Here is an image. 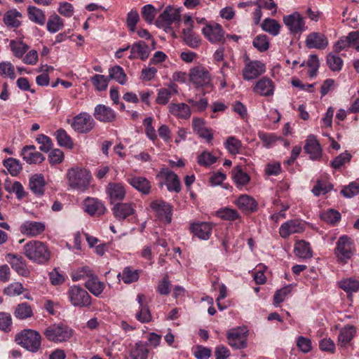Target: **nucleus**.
Here are the masks:
<instances>
[{
    "label": "nucleus",
    "instance_id": "nucleus-30",
    "mask_svg": "<svg viewBox=\"0 0 359 359\" xmlns=\"http://www.w3.org/2000/svg\"><path fill=\"white\" fill-rule=\"evenodd\" d=\"M20 229L23 233L36 236L44 231L45 224L39 222L27 221L21 225Z\"/></svg>",
    "mask_w": 359,
    "mask_h": 359
},
{
    "label": "nucleus",
    "instance_id": "nucleus-20",
    "mask_svg": "<svg viewBox=\"0 0 359 359\" xmlns=\"http://www.w3.org/2000/svg\"><path fill=\"white\" fill-rule=\"evenodd\" d=\"M303 231V224L299 220L292 219L281 224L279 233L282 238H286L291 234L301 233Z\"/></svg>",
    "mask_w": 359,
    "mask_h": 359
},
{
    "label": "nucleus",
    "instance_id": "nucleus-42",
    "mask_svg": "<svg viewBox=\"0 0 359 359\" xmlns=\"http://www.w3.org/2000/svg\"><path fill=\"white\" fill-rule=\"evenodd\" d=\"M232 177L238 186H244L247 184L250 177L245 172H244L241 166L235 167L232 171Z\"/></svg>",
    "mask_w": 359,
    "mask_h": 359
},
{
    "label": "nucleus",
    "instance_id": "nucleus-50",
    "mask_svg": "<svg viewBox=\"0 0 359 359\" xmlns=\"http://www.w3.org/2000/svg\"><path fill=\"white\" fill-rule=\"evenodd\" d=\"M333 186L331 183L323 181V180H318L316 184L312 189V193L318 196L321 194H325L328 193L332 189Z\"/></svg>",
    "mask_w": 359,
    "mask_h": 359
},
{
    "label": "nucleus",
    "instance_id": "nucleus-35",
    "mask_svg": "<svg viewBox=\"0 0 359 359\" xmlns=\"http://www.w3.org/2000/svg\"><path fill=\"white\" fill-rule=\"evenodd\" d=\"M180 9L174 8L170 6H167L159 16V18L168 25H171L174 22L180 21Z\"/></svg>",
    "mask_w": 359,
    "mask_h": 359
},
{
    "label": "nucleus",
    "instance_id": "nucleus-55",
    "mask_svg": "<svg viewBox=\"0 0 359 359\" xmlns=\"http://www.w3.org/2000/svg\"><path fill=\"white\" fill-rule=\"evenodd\" d=\"M327 64L332 71H339L341 69L343 60L339 56L330 53L327 56Z\"/></svg>",
    "mask_w": 359,
    "mask_h": 359
},
{
    "label": "nucleus",
    "instance_id": "nucleus-46",
    "mask_svg": "<svg viewBox=\"0 0 359 359\" xmlns=\"http://www.w3.org/2000/svg\"><path fill=\"white\" fill-rule=\"evenodd\" d=\"M62 19L57 14L51 15L47 22L46 28L50 33H55L63 27Z\"/></svg>",
    "mask_w": 359,
    "mask_h": 359
},
{
    "label": "nucleus",
    "instance_id": "nucleus-47",
    "mask_svg": "<svg viewBox=\"0 0 359 359\" xmlns=\"http://www.w3.org/2000/svg\"><path fill=\"white\" fill-rule=\"evenodd\" d=\"M148 353L147 345L142 342H138L131 351L130 357L132 359H147Z\"/></svg>",
    "mask_w": 359,
    "mask_h": 359
},
{
    "label": "nucleus",
    "instance_id": "nucleus-61",
    "mask_svg": "<svg viewBox=\"0 0 359 359\" xmlns=\"http://www.w3.org/2000/svg\"><path fill=\"white\" fill-rule=\"evenodd\" d=\"M63 160L64 152L60 149H53L48 155V161L52 166L61 163Z\"/></svg>",
    "mask_w": 359,
    "mask_h": 359
},
{
    "label": "nucleus",
    "instance_id": "nucleus-62",
    "mask_svg": "<svg viewBox=\"0 0 359 359\" xmlns=\"http://www.w3.org/2000/svg\"><path fill=\"white\" fill-rule=\"evenodd\" d=\"M106 211L103 203L97 198H91V215L100 216Z\"/></svg>",
    "mask_w": 359,
    "mask_h": 359
},
{
    "label": "nucleus",
    "instance_id": "nucleus-11",
    "mask_svg": "<svg viewBox=\"0 0 359 359\" xmlns=\"http://www.w3.org/2000/svg\"><path fill=\"white\" fill-rule=\"evenodd\" d=\"M151 208L156 212L158 218L161 221L170 223L172 219V208L166 202L156 200L151 203Z\"/></svg>",
    "mask_w": 359,
    "mask_h": 359
},
{
    "label": "nucleus",
    "instance_id": "nucleus-4",
    "mask_svg": "<svg viewBox=\"0 0 359 359\" xmlns=\"http://www.w3.org/2000/svg\"><path fill=\"white\" fill-rule=\"evenodd\" d=\"M355 251L353 241L348 236L344 235L339 238L336 242L334 255L337 261L346 264L351 259Z\"/></svg>",
    "mask_w": 359,
    "mask_h": 359
},
{
    "label": "nucleus",
    "instance_id": "nucleus-39",
    "mask_svg": "<svg viewBox=\"0 0 359 359\" xmlns=\"http://www.w3.org/2000/svg\"><path fill=\"white\" fill-rule=\"evenodd\" d=\"M27 15L29 19L36 24L43 25L46 22V15L44 12L36 6H29L27 8Z\"/></svg>",
    "mask_w": 359,
    "mask_h": 359
},
{
    "label": "nucleus",
    "instance_id": "nucleus-29",
    "mask_svg": "<svg viewBox=\"0 0 359 359\" xmlns=\"http://www.w3.org/2000/svg\"><path fill=\"white\" fill-rule=\"evenodd\" d=\"M356 329L353 325H347L343 327L338 336V345L346 348L354 338Z\"/></svg>",
    "mask_w": 359,
    "mask_h": 359
},
{
    "label": "nucleus",
    "instance_id": "nucleus-58",
    "mask_svg": "<svg viewBox=\"0 0 359 359\" xmlns=\"http://www.w3.org/2000/svg\"><path fill=\"white\" fill-rule=\"evenodd\" d=\"M321 219L330 224H335L341 219L340 213L333 209H330L321 214Z\"/></svg>",
    "mask_w": 359,
    "mask_h": 359
},
{
    "label": "nucleus",
    "instance_id": "nucleus-56",
    "mask_svg": "<svg viewBox=\"0 0 359 359\" xmlns=\"http://www.w3.org/2000/svg\"><path fill=\"white\" fill-rule=\"evenodd\" d=\"M217 215L222 219L228 221H233L240 218V215L236 210L228 208L219 210Z\"/></svg>",
    "mask_w": 359,
    "mask_h": 359
},
{
    "label": "nucleus",
    "instance_id": "nucleus-64",
    "mask_svg": "<svg viewBox=\"0 0 359 359\" xmlns=\"http://www.w3.org/2000/svg\"><path fill=\"white\" fill-rule=\"evenodd\" d=\"M216 161L217 157L208 151H203L198 157V164L203 166H209L215 163Z\"/></svg>",
    "mask_w": 359,
    "mask_h": 359
},
{
    "label": "nucleus",
    "instance_id": "nucleus-23",
    "mask_svg": "<svg viewBox=\"0 0 359 359\" xmlns=\"http://www.w3.org/2000/svg\"><path fill=\"white\" fill-rule=\"evenodd\" d=\"M178 93V86L173 82H170L168 85V88H160L158 90V95L156 102L158 104H167L171 96Z\"/></svg>",
    "mask_w": 359,
    "mask_h": 359
},
{
    "label": "nucleus",
    "instance_id": "nucleus-22",
    "mask_svg": "<svg viewBox=\"0 0 359 359\" xmlns=\"http://www.w3.org/2000/svg\"><path fill=\"white\" fill-rule=\"evenodd\" d=\"M169 112L179 119H189L191 116L190 107L184 102L171 103L168 106Z\"/></svg>",
    "mask_w": 359,
    "mask_h": 359
},
{
    "label": "nucleus",
    "instance_id": "nucleus-24",
    "mask_svg": "<svg viewBox=\"0 0 359 359\" xmlns=\"http://www.w3.org/2000/svg\"><path fill=\"white\" fill-rule=\"evenodd\" d=\"M253 91L262 96L272 95L274 91V83L270 79L262 77L255 83Z\"/></svg>",
    "mask_w": 359,
    "mask_h": 359
},
{
    "label": "nucleus",
    "instance_id": "nucleus-38",
    "mask_svg": "<svg viewBox=\"0 0 359 359\" xmlns=\"http://www.w3.org/2000/svg\"><path fill=\"white\" fill-rule=\"evenodd\" d=\"M139 277L140 271L130 266L125 267L122 273H119L117 276L118 278H121V280L126 284L136 282L139 279Z\"/></svg>",
    "mask_w": 359,
    "mask_h": 359
},
{
    "label": "nucleus",
    "instance_id": "nucleus-25",
    "mask_svg": "<svg viewBox=\"0 0 359 359\" xmlns=\"http://www.w3.org/2000/svg\"><path fill=\"white\" fill-rule=\"evenodd\" d=\"M90 115L86 112H82L76 115L71 122V126L78 133H86L89 130ZM68 123H70L69 120Z\"/></svg>",
    "mask_w": 359,
    "mask_h": 359
},
{
    "label": "nucleus",
    "instance_id": "nucleus-15",
    "mask_svg": "<svg viewBox=\"0 0 359 359\" xmlns=\"http://www.w3.org/2000/svg\"><path fill=\"white\" fill-rule=\"evenodd\" d=\"M106 192L111 203L123 201L126 194L125 186L118 182H109L106 187Z\"/></svg>",
    "mask_w": 359,
    "mask_h": 359
},
{
    "label": "nucleus",
    "instance_id": "nucleus-53",
    "mask_svg": "<svg viewBox=\"0 0 359 359\" xmlns=\"http://www.w3.org/2000/svg\"><path fill=\"white\" fill-rule=\"evenodd\" d=\"M36 141L41 144L40 151L47 153L51 150L53 143L51 138L46 135L41 134L36 138Z\"/></svg>",
    "mask_w": 359,
    "mask_h": 359
},
{
    "label": "nucleus",
    "instance_id": "nucleus-12",
    "mask_svg": "<svg viewBox=\"0 0 359 359\" xmlns=\"http://www.w3.org/2000/svg\"><path fill=\"white\" fill-rule=\"evenodd\" d=\"M305 44L308 48L323 50L328 46V39L324 34L313 32L307 35Z\"/></svg>",
    "mask_w": 359,
    "mask_h": 359
},
{
    "label": "nucleus",
    "instance_id": "nucleus-40",
    "mask_svg": "<svg viewBox=\"0 0 359 359\" xmlns=\"http://www.w3.org/2000/svg\"><path fill=\"white\" fill-rule=\"evenodd\" d=\"M72 278L74 281L83 280L86 278L88 279L85 282V287L90 291V268L88 266H84L78 268L72 272Z\"/></svg>",
    "mask_w": 359,
    "mask_h": 359
},
{
    "label": "nucleus",
    "instance_id": "nucleus-48",
    "mask_svg": "<svg viewBox=\"0 0 359 359\" xmlns=\"http://www.w3.org/2000/svg\"><path fill=\"white\" fill-rule=\"evenodd\" d=\"M262 27L265 32L273 36H277L280 32V25L276 20L266 18L264 20Z\"/></svg>",
    "mask_w": 359,
    "mask_h": 359
},
{
    "label": "nucleus",
    "instance_id": "nucleus-6",
    "mask_svg": "<svg viewBox=\"0 0 359 359\" xmlns=\"http://www.w3.org/2000/svg\"><path fill=\"white\" fill-rule=\"evenodd\" d=\"M190 82L196 88L212 87V79L209 71L203 66H196L189 72Z\"/></svg>",
    "mask_w": 359,
    "mask_h": 359
},
{
    "label": "nucleus",
    "instance_id": "nucleus-31",
    "mask_svg": "<svg viewBox=\"0 0 359 359\" xmlns=\"http://www.w3.org/2000/svg\"><path fill=\"white\" fill-rule=\"evenodd\" d=\"M22 15L16 9L7 11L3 17L4 24L10 28H18L21 25Z\"/></svg>",
    "mask_w": 359,
    "mask_h": 359
},
{
    "label": "nucleus",
    "instance_id": "nucleus-3",
    "mask_svg": "<svg viewBox=\"0 0 359 359\" xmlns=\"http://www.w3.org/2000/svg\"><path fill=\"white\" fill-rule=\"evenodd\" d=\"M69 186L74 189L82 191L88 189L90 183L89 172L80 167H72L68 169L66 174Z\"/></svg>",
    "mask_w": 359,
    "mask_h": 359
},
{
    "label": "nucleus",
    "instance_id": "nucleus-18",
    "mask_svg": "<svg viewBox=\"0 0 359 359\" xmlns=\"http://www.w3.org/2000/svg\"><path fill=\"white\" fill-rule=\"evenodd\" d=\"M150 51L149 46L144 41H140L133 43L128 57L130 60L140 59L144 61L149 57Z\"/></svg>",
    "mask_w": 359,
    "mask_h": 359
},
{
    "label": "nucleus",
    "instance_id": "nucleus-9",
    "mask_svg": "<svg viewBox=\"0 0 359 359\" xmlns=\"http://www.w3.org/2000/svg\"><path fill=\"white\" fill-rule=\"evenodd\" d=\"M70 302L74 306H87L90 304V295L88 292L79 286H72L68 291Z\"/></svg>",
    "mask_w": 359,
    "mask_h": 359
},
{
    "label": "nucleus",
    "instance_id": "nucleus-36",
    "mask_svg": "<svg viewBox=\"0 0 359 359\" xmlns=\"http://www.w3.org/2000/svg\"><path fill=\"white\" fill-rule=\"evenodd\" d=\"M294 253L301 259H309L313 256L310 244L305 241H298L295 243Z\"/></svg>",
    "mask_w": 359,
    "mask_h": 359
},
{
    "label": "nucleus",
    "instance_id": "nucleus-13",
    "mask_svg": "<svg viewBox=\"0 0 359 359\" xmlns=\"http://www.w3.org/2000/svg\"><path fill=\"white\" fill-rule=\"evenodd\" d=\"M202 32L211 43H219L224 40V31L219 24L208 25L203 28Z\"/></svg>",
    "mask_w": 359,
    "mask_h": 359
},
{
    "label": "nucleus",
    "instance_id": "nucleus-49",
    "mask_svg": "<svg viewBox=\"0 0 359 359\" xmlns=\"http://www.w3.org/2000/svg\"><path fill=\"white\" fill-rule=\"evenodd\" d=\"M109 78L116 80L121 85H124L127 81V76L120 66H115L110 69Z\"/></svg>",
    "mask_w": 359,
    "mask_h": 359
},
{
    "label": "nucleus",
    "instance_id": "nucleus-51",
    "mask_svg": "<svg viewBox=\"0 0 359 359\" xmlns=\"http://www.w3.org/2000/svg\"><path fill=\"white\" fill-rule=\"evenodd\" d=\"M241 147V142L233 136L228 137L225 142V147L231 154H238Z\"/></svg>",
    "mask_w": 359,
    "mask_h": 359
},
{
    "label": "nucleus",
    "instance_id": "nucleus-32",
    "mask_svg": "<svg viewBox=\"0 0 359 359\" xmlns=\"http://www.w3.org/2000/svg\"><path fill=\"white\" fill-rule=\"evenodd\" d=\"M235 203L238 208L244 212H255L257 208V203L247 194L241 195Z\"/></svg>",
    "mask_w": 359,
    "mask_h": 359
},
{
    "label": "nucleus",
    "instance_id": "nucleus-21",
    "mask_svg": "<svg viewBox=\"0 0 359 359\" xmlns=\"http://www.w3.org/2000/svg\"><path fill=\"white\" fill-rule=\"evenodd\" d=\"M190 230L198 238L207 241L212 234V224L210 222L194 223L191 225Z\"/></svg>",
    "mask_w": 359,
    "mask_h": 359
},
{
    "label": "nucleus",
    "instance_id": "nucleus-63",
    "mask_svg": "<svg viewBox=\"0 0 359 359\" xmlns=\"http://www.w3.org/2000/svg\"><path fill=\"white\" fill-rule=\"evenodd\" d=\"M341 193L346 198H351L359 194V183L356 182H351L341 191Z\"/></svg>",
    "mask_w": 359,
    "mask_h": 359
},
{
    "label": "nucleus",
    "instance_id": "nucleus-16",
    "mask_svg": "<svg viewBox=\"0 0 359 359\" xmlns=\"http://www.w3.org/2000/svg\"><path fill=\"white\" fill-rule=\"evenodd\" d=\"M158 176L165 179L168 191L175 192L180 191V182L177 175L168 168L161 169Z\"/></svg>",
    "mask_w": 359,
    "mask_h": 359
},
{
    "label": "nucleus",
    "instance_id": "nucleus-41",
    "mask_svg": "<svg viewBox=\"0 0 359 359\" xmlns=\"http://www.w3.org/2000/svg\"><path fill=\"white\" fill-rule=\"evenodd\" d=\"M14 316L18 319L25 320L33 316V311L28 303L23 302L16 306Z\"/></svg>",
    "mask_w": 359,
    "mask_h": 359
},
{
    "label": "nucleus",
    "instance_id": "nucleus-37",
    "mask_svg": "<svg viewBox=\"0 0 359 359\" xmlns=\"http://www.w3.org/2000/svg\"><path fill=\"white\" fill-rule=\"evenodd\" d=\"M338 285L348 294L359 291V280L353 277L343 278L338 282Z\"/></svg>",
    "mask_w": 359,
    "mask_h": 359
},
{
    "label": "nucleus",
    "instance_id": "nucleus-8",
    "mask_svg": "<svg viewBox=\"0 0 359 359\" xmlns=\"http://www.w3.org/2000/svg\"><path fill=\"white\" fill-rule=\"evenodd\" d=\"M247 330L245 328L237 327L227 332L229 344L236 349L243 348L247 346Z\"/></svg>",
    "mask_w": 359,
    "mask_h": 359
},
{
    "label": "nucleus",
    "instance_id": "nucleus-14",
    "mask_svg": "<svg viewBox=\"0 0 359 359\" xmlns=\"http://www.w3.org/2000/svg\"><path fill=\"white\" fill-rule=\"evenodd\" d=\"M114 216L123 221L135 212V204L133 203H117L112 208Z\"/></svg>",
    "mask_w": 359,
    "mask_h": 359
},
{
    "label": "nucleus",
    "instance_id": "nucleus-10",
    "mask_svg": "<svg viewBox=\"0 0 359 359\" xmlns=\"http://www.w3.org/2000/svg\"><path fill=\"white\" fill-rule=\"evenodd\" d=\"M266 67L264 63L258 60L248 62L243 69V77L244 80L250 81L257 78L264 74Z\"/></svg>",
    "mask_w": 359,
    "mask_h": 359
},
{
    "label": "nucleus",
    "instance_id": "nucleus-19",
    "mask_svg": "<svg viewBox=\"0 0 359 359\" xmlns=\"http://www.w3.org/2000/svg\"><path fill=\"white\" fill-rule=\"evenodd\" d=\"M46 182L42 174H34L29 180V187L32 192L37 196H42L45 194Z\"/></svg>",
    "mask_w": 359,
    "mask_h": 359
},
{
    "label": "nucleus",
    "instance_id": "nucleus-44",
    "mask_svg": "<svg viewBox=\"0 0 359 359\" xmlns=\"http://www.w3.org/2000/svg\"><path fill=\"white\" fill-rule=\"evenodd\" d=\"M9 45L13 55L18 58H22L29 48V46L22 41H16L11 40Z\"/></svg>",
    "mask_w": 359,
    "mask_h": 359
},
{
    "label": "nucleus",
    "instance_id": "nucleus-60",
    "mask_svg": "<svg viewBox=\"0 0 359 359\" xmlns=\"http://www.w3.org/2000/svg\"><path fill=\"white\" fill-rule=\"evenodd\" d=\"M105 287V284L98 280L97 277L91 273V294L99 297Z\"/></svg>",
    "mask_w": 359,
    "mask_h": 359
},
{
    "label": "nucleus",
    "instance_id": "nucleus-52",
    "mask_svg": "<svg viewBox=\"0 0 359 359\" xmlns=\"http://www.w3.org/2000/svg\"><path fill=\"white\" fill-rule=\"evenodd\" d=\"M25 288L23 285L18 282L12 283L4 289V294L9 297H15L21 294Z\"/></svg>",
    "mask_w": 359,
    "mask_h": 359
},
{
    "label": "nucleus",
    "instance_id": "nucleus-28",
    "mask_svg": "<svg viewBox=\"0 0 359 359\" xmlns=\"http://www.w3.org/2000/svg\"><path fill=\"white\" fill-rule=\"evenodd\" d=\"M94 116L102 122H112L116 118V114L110 107L98 104L95 108Z\"/></svg>",
    "mask_w": 359,
    "mask_h": 359
},
{
    "label": "nucleus",
    "instance_id": "nucleus-59",
    "mask_svg": "<svg viewBox=\"0 0 359 359\" xmlns=\"http://www.w3.org/2000/svg\"><path fill=\"white\" fill-rule=\"evenodd\" d=\"M307 66L309 69L308 70V75L309 77L313 78L316 76L320 64L319 60L316 55H311L307 61Z\"/></svg>",
    "mask_w": 359,
    "mask_h": 359
},
{
    "label": "nucleus",
    "instance_id": "nucleus-17",
    "mask_svg": "<svg viewBox=\"0 0 359 359\" xmlns=\"http://www.w3.org/2000/svg\"><path fill=\"white\" fill-rule=\"evenodd\" d=\"M6 259L11 264L12 269L19 275L25 277L29 275V271L27 268L26 262L22 256L8 253L6 255Z\"/></svg>",
    "mask_w": 359,
    "mask_h": 359
},
{
    "label": "nucleus",
    "instance_id": "nucleus-57",
    "mask_svg": "<svg viewBox=\"0 0 359 359\" xmlns=\"http://www.w3.org/2000/svg\"><path fill=\"white\" fill-rule=\"evenodd\" d=\"M252 43L255 48L260 52L266 51L269 47L268 38L264 34H259L253 40Z\"/></svg>",
    "mask_w": 359,
    "mask_h": 359
},
{
    "label": "nucleus",
    "instance_id": "nucleus-27",
    "mask_svg": "<svg viewBox=\"0 0 359 359\" xmlns=\"http://www.w3.org/2000/svg\"><path fill=\"white\" fill-rule=\"evenodd\" d=\"M304 150L312 160H317L320 158L322 155L320 145L313 135H309L308 137L304 146Z\"/></svg>",
    "mask_w": 359,
    "mask_h": 359
},
{
    "label": "nucleus",
    "instance_id": "nucleus-26",
    "mask_svg": "<svg viewBox=\"0 0 359 359\" xmlns=\"http://www.w3.org/2000/svg\"><path fill=\"white\" fill-rule=\"evenodd\" d=\"M126 181L134 189L143 194H148L151 191L150 182L144 177L131 175L127 177Z\"/></svg>",
    "mask_w": 359,
    "mask_h": 359
},
{
    "label": "nucleus",
    "instance_id": "nucleus-33",
    "mask_svg": "<svg viewBox=\"0 0 359 359\" xmlns=\"http://www.w3.org/2000/svg\"><path fill=\"white\" fill-rule=\"evenodd\" d=\"M137 299L140 304V311L136 313L137 320L143 323L150 322L151 320V315L147 305L144 303V295L139 294Z\"/></svg>",
    "mask_w": 359,
    "mask_h": 359
},
{
    "label": "nucleus",
    "instance_id": "nucleus-7",
    "mask_svg": "<svg viewBox=\"0 0 359 359\" xmlns=\"http://www.w3.org/2000/svg\"><path fill=\"white\" fill-rule=\"evenodd\" d=\"M283 22L293 35L300 34L307 28L304 18L299 12L283 16Z\"/></svg>",
    "mask_w": 359,
    "mask_h": 359
},
{
    "label": "nucleus",
    "instance_id": "nucleus-2",
    "mask_svg": "<svg viewBox=\"0 0 359 359\" xmlns=\"http://www.w3.org/2000/svg\"><path fill=\"white\" fill-rule=\"evenodd\" d=\"M15 341L27 351L36 353L41 348V337L34 330L25 329L16 334Z\"/></svg>",
    "mask_w": 359,
    "mask_h": 359
},
{
    "label": "nucleus",
    "instance_id": "nucleus-1",
    "mask_svg": "<svg viewBox=\"0 0 359 359\" xmlns=\"http://www.w3.org/2000/svg\"><path fill=\"white\" fill-rule=\"evenodd\" d=\"M25 255L38 264H46L50 259V251L48 246L39 241L27 242L23 248Z\"/></svg>",
    "mask_w": 359,
    "mask_h": 359
},
{
    "label": "nucleus",
    "instance_id": "nucleus-43",
    "mask_svg": "<svg viewBox=\"0 0 359 359\" xmlns=\"http://www.w3.org/2000/svg\"><path fill=\"white\" fill-rule=\"evenodd\" d=\"M183 38L185 43L191 48H197L201 43L198 36L194 34L193 28L187 27L183 29Z\"/></svg>",
    "mask_w": 359,
    "mask_h": 359
},
{
    "label": "nucleus",
    "instance_id": "nucleus-34",
    "mask_svg": "<svg viewBox=\"0 0 359 359\" xmlns=\"http://www.w3.org/2000/svg\"><path fill=\"white\" fill-rule=\"evenodd\" d=\"M54 136L57 140V144L68 149H72L74 144L73 139L70 137L67 131L60 128L54 133Z\"/></svg>",
    "mask_w": 359,
    "mask_h": 359
},
{
    "label": "nucleus",
    "instance_id": "nucleus-5",
    "mask_svg": "<svg viewBox=\"0 0 359 359\" xmlns=\"http://www.w3.org/2000/svg\"><path fill=\"white\" fill-rule=\"evenodd\" d=\"M46 338L55 343L69 340L72 335V330L64 324H53L48 326L44 331Z\"/></svg>",
    "mask_w": 359,
    "mask_h": 359
},
{
    "label": "nucleus",
    "instance_id": "nucleus-45",
    "mask_svg": "<svg viewBox=\"0 0 359 359\" xmlns=\"http://www.w3.org/2000/svg\"><path fill=\"white\" fill-rule=\"evenodd\" d=\"M3 164L13 176L18 175L22 169L20 161L13 158H8L4 160Z\"/></svg>",
    "mask_w": 359,
    "mask_h": 359
},
{
    "label": "nucleus",
    "instance_id": "nucleus-54",
    "mask_svg": "<svg viewBox=\"0 0 359 359\" xmlns=\"http://www.w3.org/2000/svg\"><path fill=\"white\" fill-rule=\"evenodd\" d=\"M24 161L29 164L41 163L45 160V156L39 151L21 154Z\"/></svg>",
    "mask_w": 359,
    "mask_h": 359
}]
</instances>
